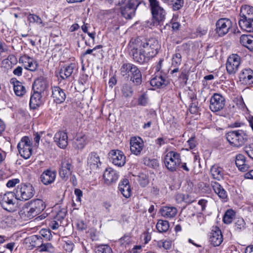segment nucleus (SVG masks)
Listing matches in <instances>:
<instances>
[{"mask_svg": "<svg viewBox=\"0 0 253 253\" xmlns=\"http://www.w3.org/2000/svg\"><path fill=\"white\" fill-rule=\"evenodd\" d=\"M23 58V62L25 63V67L26 69L33 72L36 70L38 64L36 60L28 55H24Z\"/></svg>", "mask_w": 253, "mask_h": 253, "instance_id": "f704fd0d", "label": "nucleus"}, {"mask_svg": "<svg viewBox=\"0 0 253 253\" xmlns=\"http://www.w3.org/2000/svg\"><path fill=\"white\" fill-rule=\"evenodd\" d=\"M54 141L61 148L64 149L68 145V136L66 132L63 131L57 132L54 137Z\"/></svg>", "mask_w": 253, "mask_h": 253, "instance_id": "5701e85b", "label": "nucleus"}, {"mask_svg": "<svg viewBox=\"0 0 253 253\" xmlns=\"http://www.w3.org/2000/svg\"><path fill=\"white\" fill-rule=\"evenodd\" d=\"M179 78L182 83L184 84H186L187 81L188 79V75L187 74L186 72H182L179 76Z\"/></svg>", "mask_w": 253, "mask_h": 253, "instance_id": "774afa93", "label": "nucleus"}, {"mask_svg": "<svg viewBox=\"0 0 253 253\" xmlns=\"http://www.w3.org/2000/svg\"><path fill=\"white\" fill-rule=\"evenodd\" d=\"M40 252H46L49 253H54L55 248L50 243L42 244L39 247Z\"/></svg>", "mask_w": 253, "mask_h": 253, "instance_id": "a18cd8bd", "label": "nucleus"}, {"mask_svg": "<svg viewBox=\"0 0 253 253\" xmlns=\"http://www.w3.org/2000/svg\"><path fill=\"white\" fill-rule=\"evenodd\" d=\"M45 208L42 200L39 199H33L26 203L21 212L29 219L33 218L42 212Z\"/></svg>", "mask_w": 253, "mask_h": 253, "instance_id": "f03ea898", "label": "nucleus"}, {"mask_svg": "<svg viewBox=\"0 0 253 253\" xmlns=\"http://www.w3.org/2000/svg\"><path fill=\"white\" fill-rule=\"evenodd\" d=\"M240 16V18L253 19V7L249 5L242 6Z\"/></svg>", "mask_w": 253, "mask_h": 253, "instance_id": "c9c22d12", "label": "nucleus"}, {"mask_svg": "<svg viewBox=\"0 0 253 253\" xmlns=\"http://www.w3.org/2000/svg\"><path fill=\"white\" fill-rule=\"evenodd\" d=\"M159 244L160 247H163L165 250H168L171 248L172 242L171 241L165 240Z\"/></svg>", "mask_w": 253, "mask_h": 253, "instance_id": "e2e57ef3", "label": "nucleus"}, {"mask_svg": "<svg viewBox=\"0 0 253 253\" xmlns=\"http://www.w3.org/2000/svg\"><path fill=\"white\" fill-rule=\"evenodd\" d=\"M235 163L240 171H245L249 168L248 165L246 163V158L242 154H239L236 156Z\"/></svg>", "mask_w": 253, "mask_h": 253, "instance_id": "e433bc0d", "label": "nucleus"}, {"mask_svg": "<svg viewBox=\"0 0 253 253\" xmlns=\"http://www.w3.org/2000/svg\"><path fill=\"white\" fill-rule=\"evenodd\" d=\"M168 84V81L166 76L159 74L153 77L150 81L151 85L157 87L166 86Z\"/></svg>", "mask_w": 253, "mask_h": 253, "instance_id": "c756f323", "label": "nucleus"}, {"mask_svg": "<svg viewBox=\"0 0 253 253\" xmlns=\"http://www.w3.org/2000/svg\"><path fill=\"white\" fill-rule=\"evenodd\" d=\"M76 67L75 63H71L62 67L59 72L60 77L62 80H65L70 77L72 74Z\"/></svg>", "mask_w": 253, "mask_h": 253, "instance_id": "cd10ccee", "label": "nucleus"}, {"mask_svg": "<svg viewBox=\"0 0 253 253\" xmlns=\"http://www.w3.org/2000/svg\"><path fill=\"white\" fill-rule=\"evenodd\" d=\"M138 5L136 0H129L126 5L121 7L122 15L126 19H131L135 15Z\"/></svg>", "mask_w": 253, "mask_h": 253, "instance_id": "ddd939ff", "label": "nucleus"}, {"mask_svg": "<svg viewBox=\"0 0 253 253\" xmlns=\"http://www.w3.org/2000/svg\"><path fill=\"white\" fill-rule=\"evenodd\" d=\"M120 72L123 77L129 79L135 85L141 84V73L136 65L130 63H124L121 67Z\"/></svg>", "mask_w": 253, "mask_h": 253, "instance_id": "f257e3e1", "label": "nucleus"}, {"mask_svg": "<svg viewBox=\"0 0 253 253\" xmlns=\"http://www.w3.org/2000/svg\"><path fill=\"white\" fill-rule=\"evenodd\" d=\"M42 93L34 91L31 96L29 105L31 109H36L42 104Z\"/></svg>", "mask_w": 253, "mask_h": 253, "instance_id": "c85d7f7f", "label": "nucleus"}, {"mask_svg": "<svg viewBox=\"0 0 253 253\" xmlns=\"http://www.w3.org/2000/svg\"><path fill=\"white\" fill-rule=\"evenodd\" d=\"M131 54L135 62L143 64L149 61L148 57L145 56V54L142 48L140 47L139 44H138L137 47H134L131 49Z\"/></svg>", "mask_w": 253, "mask_h": 253, "instance_id": "a211bd4d", "label": "nucleus"}, {"mask_svg": "<svg viewBox=\"0 0 253 253\" xmlns=\"http://www.w3.org/2000/svg\"><path fill=\"white\" fill-rule=\"evenodd\" d=\"M143 163L145 166L153 169H157L159 166L158 161L156 159L145 157L143 159Z\"/></svg>", "mask_w": 253, "mask_h": 253, "instance_id": "37998d69", "label": "nucleus"}, {"mask_svg": "<svg viewBox=\"0 0 253 253\" xmlns=\"http://www.w3.org/2000/svg\"><path fill=\"white\" fill-rule=\"evenodd\" d=\"M169 142V139L167 137H160L157 138L155 141V144L158 147H161L162 145L167 144Z\"/></svg>", "mask_w": 253, "mask_h": 253, "instance_id": "6e6d98bb", "label": "nucleus"}, {"mask_svg": "<svg viewBox=\"0 0 253 253\" xmlns=\"http://www.w3.org/2000/svg\"><path fill=\"white\" fill-rule=\"evenodd\" d=\"M148 103V98L147 94L144 93L138 98V104L142 106H146Z\"/></svg>", "mask_w": 253, "mask_h": 253, "instance_id": "5fc2aeb1", "label": "nucleus"}, {"mask_svg": "<svg viewBox=\"0 0 253 253\" xmlns=\"http://www.w3.org/2000/svg\"><path fill=\"white\" fill-rule=\"evenodd\" d=\"M169 223L167 220L160 219L156 224V228L159 233L166 232L169 229Z\"/></svg>", "mask_w": 253, "mask_h": 253, "instance_id": "ea45409f", "label": "nucleus"}, {"mask_svg": "<svg viewBox=\"0 0 253 253\" xmlns=\"http://www.w3.org/2000/svg\"><path fill=\"white\" fill-rule=\"evenodd\" d=\"M183 45L178 46L175 49V53L173 54L171 65L173 67H178L181 63V51L183 50Z\"/></svg>", "mask_w": 253, "mask_h": 253, "instance_id": "4c0bfd02", "label": "nucleus"}, {"mask_svg": "<svg viewBox=\"0 0 253 253\" xmlns=\"http://www.w3.org/2000/svg\"><path fill=\"white\" fill-rule=\"evenodd\" d=\"M144 147L143 141L140 137H133L130 140L131 152L135 155H139Z\"/></svg>", "mask_w": 253, "mask_h": 253, "instance_id": "dca6fc26", "label": "nucleus"}, {"mask_svg": "<svg viewBox=\"0 0 253 253\" xmlns=\"http://www.w3.org/2000/svg\"><path fill=\"white\" fill-rule=\"evenodd\" d=\"M211 186L214 192L218 195L219 198L225 201H227L228 198L227 192L219 183L211 181Z\"/></svg>", "mask_w": 253, "mask_h": 253, "instance_id": "bb28decb", "label": "nucleus"}, {"mask_svg": "<svg viewBox=\"0 0 253 253\" xmlns=\"http://www.w3.org/2000/svg\"><path fill=\"white\" fill-rule=\"evenodd\" d=\"M173 11H178L184 5V0H170L168 4Z\"/></svg>", "mask_w": 253, "mask_h": 253, "instance_id": "a19ab883", "label": "nucleus"}, {"mask_svg": "<svg viewBox=\"0 0 253 253\" xmlns=\"http://www.w3.org/2000/svg\"><path fill=\"white\" fill-rule=\"evenodd\" d=\"M245 151L248 156L253 160V144L247 146L245 148Z\"/></svg>", "mask_w": 253, "mask_h": 253, "instance_id": "0e129e2a", "label": "nucleus"}, {"mask_svg": "<svg viewBox=\"0 0 253 253\" xmlns=\"http://www.w3.org/2000/svg\"><path fill=\"white\" fill-rule=\"evenodd\" d=\"M139 45L149 60L158 54L160 48L158 41L153 38L141 41Z\"/></svg>", "mask_w": 253, "mask_h": 253, "instance_id": "423d86ee", "label": "nucleus"}, {"mask_svg": "<svg viewBox=\"0 0 253 253\" xmlns=\"http://www.w3.org/2000/svg\"><path fill=\"white\" fill-rule=\"evenodd\" d=\"M240 41L242 45L253 51V36L243 35L240 37Z\"/></svg>", "mask_w": 253, "mask_h": 253, "instance_id": "58836bf2", "label": "nucleus"}, {"mask_svg": "<svg viewBox=\"0 0 253 253\" xmlns=\"http://www.w3.org/2000/svg\"><path fill=\"white\" fill-rule=\"evenodd\" d=\"M74 245L71 241L65 242L63 245L64 249L67 252L70 253L73 251Z\"/></svg>", "mask_w": 253, "mask_h": 253, "instance_id": "bf43d9fd", "label": "nucleus"}, {"mask_svg": "<svg viewBox=\"0 0 253 253\" xmlns=\"http://www.w3.org/2000/svg\"><path fill=\"white\" fill-rule=\"evenodd\" d=\"M123 95L126 97H131L133 93L132 86L128 84H125L123 85L121 89Z\"/></svg>", "mask_w": 253, "mask_h": 253, "instance_id": "79ce46f5", "label": "nucleus"}, {"mask_svg": "<svg viewBox=\"0 0 253 253\" xmlns=\"http://www.w3.org/2000/svg\"><path fill=\"white\" fill-rule=\"evenodd\" d=\"M138 181L141 187H144L149 183L148 176L143 173H141L138 177Z\"/></svg>", "mask_w": 253, "mask_h": 253, "instance_id": "09e8293b", "label": "nucleus"}, {"mask_svg": "<svg viewBox=\"0 0 253 253\" xmlns=\"http://www.w3.org/2000/svg\"><path fill=\"white\" fill-rule=\"evenodd\" d=\"M152 15L153 25L160 24L165 19L166 12L158 0H148Z\"/></svg>", "mask_w": 253, "mask_h": 253, "instance_id": "7ed1b4c3", "label": "nucleus"}, {"mask_svg": "<svg viewBox=\"0 0 253 253\" xmlns=\"http://www.w3.org/2000/svg\"><path fill=\"white\" fill-rule=\"evenodd\" d=\"M235 212L232 210H228L225 213L223 218L224 223L226 224H230L232 222V220L235 216Z\"/></svg>", "mask_w": 253, "mask_h": 253, "instance_id": "49530a36", "label": "nucleus"}, {"mask_svg": "<svg viewBox=\"0 0 253 253\" xmlns=\"http://www.w3.org/2000/svg\"><path fill=\"white\" fill-rule=\"evenodd\" d=\"M161 215L167 218L174 217L177 213V210L174 207L164 206L160 210Z\"/></svg>", "mask_w": 253, "mask_h": 253, "instance_id": "7c9ffc66", "label": "nucleus"}, {"mask_svg": "<svg viewBox=\"0 0 253 253\" xmlns=\"http://www.w3.org/2000/svg\"><path fill=\"white\" fill-rule=\"evenodd\" d=\"M224 172L223 169L217 165H213L211 168V173L212 177L218 181L223 179Z\"/></svg>", "mask_w": 253, "mask_h": 253, "instance_id": "72a5a7b5", "label": "nucleus"}, {"mask_svg": "<svg viewBox=\"0 0 253 253\" xmlns=\"http://www.w3.org/2000/svg\"><path fill=\"white\" fill-rule=\"evenodd\" d=\"M72 171L68 170L60 167L59 169V175L62 179L67 178L71 174Z\"/></svg>", "mask_w": 253, "mask_h": 253, "instance_id": "052dcab7", "label": "nucleus"}, {"mask_svg": "<svg viewBox=\"0 0 253 253\" xmlns=\"http://www.w3.org/2000/svg\"><path fill=\"white\" fill-rule=\"evenodd\" d=\"M97 253H113L111 248L107 244H100L96 247Z\"/></svg>", "mask_w": 253, "mask_h": 253, "instance_id": "de8ad7c7", "label": "nucleus"}, {"mask_svg": "<svg viewBox=\"0 0 253 253\" xmlns=\"http://www.w3.org/2000/svg\"><path fill=\"white\" fill-rule=\"evenodd\" d=\"M130 242V237L128 235H125L117 241V243L123 247H126V246L128 245Z\"/></svg>", "mask_w": 253, "mask_h": 253, "instance_id": "603ef678", "label": "nucleus"}, {"mask_svg": "<svg viewBox=\"0 0 253 253\" xmlns=\"http://www.w3.org/2000/svg\"><path fill=\"white\" fill-rule=\"evenodd\" d=\"M15 59L13 55H9L7 58L2 60L1 63V67L5 69L11 68L12 65V60Z\"/></svg>", "mask_w": 253, "mask_h": 253, "instance_id": "c03bdc74", "label": "nucleus"}, {"mask_svg": "<svg viewBox=\"0 0 253 253\" xmlns=\"http://www.w3.org/2000/svg\"><path fill=\"white\" fill-rule=\"evenodd\" d=\"M216 32L219 36H223L227 34L232 26L231 21L227 18H222L216 22Z\"/></svg>", "mask_w": 253, "mask_h": 253, "instance_id": "9b49d317", "label": "nucleus"}, {"mask_svg": "<svg viewBox=\"0 0 253 253\" xmlns=\"http://www.w3.org/2000/svg\"><path fill=\"white\" fill-rule=\"evenodd\" d=\"M119 177V172L111 168L106 169L103 173L104 182L107 185H111L116 183Z\"/></svg>", "mask_w": 253, "mask_h": 253, "instance_id": "f3484780", "label": "nucleus"}, {"mask_svg": "<svg viewBox=\"0 0 253 253\" xmlns=\"http://www.w3.org/2000/svg\"><path fill=\"white\" fill-rule=\"evenodd\" d=\"M164 163L168 170L170 172H175L181 163V155L176 151H170L165 155Z\"/></svg>", "mask_w": 253, "mask_h": 253, "instance_id": "20e7f679", "label": "nucleus"}, {"mask_svg": "<svg viewBox=\"0 0 253 253\" xmlns=\"http://www.w3.org/2000/svg\"><path fill=\"white\" fill-rule=\"evenodd\" d=\"M225 106V99L218 93H214L211 97L210 108L212 112H218L222 110Z\"/></svg>", "mask_w": 253, "mask_h": 253, "instance_id": "4468645a", "label": "nucleus"}, {"mask_svg": "<svg viewBox=\"0 0 253 253\" xmlns=\"http://www.w3.org/2000/svg\"><path fill=\"white\" fill-rule=\"evenodd\" d=\"M240 64L241 58L238 55L233 54L229 56L226 64L227 73L229 75H234L238 71Z\"/></svg>", "mask_w": 253, "mask_h": 253, "instance_id": "9d476101", "label": "nucleus"}, {"mask_svg": "<svg viewBox=\"0 0 253 253\" xmlns=\"http://www.w3.org/2000/svg\"><path fill=\"white\" fill-rule=\"evenodd\" d=\"M245 222L243 218H239L235 223V228L236 230L239 231L245 228Z\"/></svg>", "mask_w": 253, "mask_h": 253, "instance_id": "4d7b16f0", "label": "nucleus"}, {"mask_svg": "<svg viewBox=\"0 0 253 253\" xmlns=\"http://www.w3.org/2000/svg\"><path fill=\"white\" fill-rule=\"evenodd\" d=\"M209 242L213 247H218L222 243L223 236L219 227H212L210 235Z\"/></svg>", "mask_w": 253, "mask_h": 253, "instance_id": "2eb2a0df", "label": "nucleus"}, {"mask_svg": "<svg viewBox=\"0 0 253 253\" xmlns=\"http://www.w3.org/2000/svg\"><path fill=\"white\" fill-rule=\"evenodd\" d=\"M67 213V210L66 208H62L59 210L54 217V219L57 220V221H60V224L61 223V221L64 219L65 217L66 216Z\"/></svg>", "mask_w": 253, "mask_h": 253, "instance_id": "3c124183", "label": "nucleus"}, {"mask_svg": "<svg viewBox=\"0 0 253 253\" xmlns=\"http://www.w3.org/2000/svg\"><path fill=\"white\" fill-rule=\"evenodd\" d=\"M56 176V172L54 170H51L47 169L42 173L40 178L42 182L47 185L54 182Z\"/></svg>", "mask_w": 253, "mask_h": 253, "instance_id": "aec40b11", "label": "nucleus"}, {"mask_svg": "<svg viewBox=\"0 0 253 253\" xmlns=\"http://www.w3.org/2000/svg\"><path fill=\"white\" fill-rule=\"evenodd\" d=\"M17 148L20 156L25 159H29L32 154V143L28 136H23L18 142Z\"/></svg>", "mask_w": 253, "mask_h": 253, "instance_id": "6e6552de", "label": "nucleus"}, {"mask_svg": "<svg viewBox=\"0 0 253 253\" xmlns=\"http://www.w3.org/2000/svg\"><path fill=\"white\" fill-rule=\"evenodd\" d=\"M238 23L242 30L248 32H253V19L240 18Z\"/></svg>", "mask_w": 253, "mask_h": 253, "instance_id": "2f4dec72", "label": "nucleus"}, {"mask_svg": "<svg viewBox=\"0 0 253 253\" xmlns=\"http://www.w3.org/2000/svg\"><path fill=\"white\" fill-rule=\"evenodd\" d=\"M119 190L126 198H128L131 195V189L129 181L127 179L121 180L118 186Z\"/></svg>", "mask_w": 253, "mask_h": 253, "instance_id": "393cba45", "label": "nucleus"}, {"mask_svg": "<svg viewBox=\"0 0 253 253\" xmlns=\"http://www.w3.org/2000/svg\"><path fill=\"white\" fill-rule=\"evenodd\" d=\"M14 192H7L1 196L0 204L2 208L9 212L14 211L15 207Z\"/></svg>", "mask_w": 253, "mask_h": 253, "instance_id": "1a4fd4ad", "label": "nucleus"}, {"mask_svg": "<svg viewBox=\"0 0 253 253\" xmlns=\"http://www.w3.org/2000/svg\"><path fill=\"white\" fill-rule=\"evenodd\" d=\"M61 168L67 169L68 170L72 171V166L71 162L69 160L66 159H63L61 162Z\"/></svg>", "mask_w": 253, "mask_h": 253, "instance_id": "13d9d810", "label": "nucleus"}, {"mask_svg": "<svg viewBox=\"0 0 253 253\" xmlns=\"http://www.w3.org/2000/svg\"><path fill=\"white\" fill-rule=\"evenodd\" d=\"M15 198L20 201H26L34 195L35 189L30 183H22L14 190Z\"/></svg>", "mask_w": 253, "mask_h": 253, "instance_id": "0eeeda50", "label": "nucleus"}, {"mask_svg": "<svg viewBox=\"0 0 253 253\" xmlns=\"http://www.w3.org/2000/svg\"><path fill=\"white\" fill-rule=\"evenodd\" d=\"M20 182V179L18 178H13L9 180L7 183L6 186L8 188H12L14 187L16 184Z\"/></svg>", "mask_w": 253, "mask_h": 253, "instance_id": "338daca9", "label": "nucleus"}, {"mask_svg": "<svg viewBox=\"0 0 253 253\" xmlns=\"http://www.w3.org/2000/svg\"><path fill=\"white\" fill-rule=\"evenodd\" d=\"M47 87V81L44 77L37 78L33 84V90L38 92H43Z\"/></svg>", "mask_w": 253, "mask_h": 253, "instance_id": "b1692460", "label": "nucleus"}, {"mask_svg": "<svg viewBox=\"0 0 253 253\" xmlns=\"http://www.w3.org/2000/svg\"><path fill=\"white\" fill-rule=\"evenodd\" d=\"M89 141L87 135L83 133H78L74 138L73 145L77 150H82L87 145Z\"/></svg>", "mask_w": 253, "mask_h": 253, "instance_id": "6ab92c4d", "label": "nucleus"}, {"mask_svg": "<svg viewBox=\"0 0 253 253\" xmlns=\"http://www.w3.org/2000/svg\"><path fill=\"white\" fill-rule=\"evenodd\" d=\"M141 238H143L145 244H147L151 240V233L149 232L148 229L144 232L141 236Z\"/></svg>", "mask_w": 253, "mask_h": 253, "instance_id": "680f3d73", "label": "nucleus"}, {"mask_svg": "<svg viewBox=\"0 0 253 253\" xmlns=\"http://www.w3.org/2000/svg\"><path fill=\"white\" fill-rule=\"evenodd\" d=\"M10 82L13 84L14 91L17 96H22L26 93V88L21 82L14 78Z\"/></svg>", "mask_w": 253, "mask_h": 253, "instance_id": "473e14b6", "label": "nucleus"}, {"mask_svg": "<svg viewBox=\"0 0 253 253\" xmlns=\"http://www.w3.org/2000/svg\"><path fill=\"white\" fill-rule=\"evenodd\" d=\"M240 81L243 84H250L253 83V71L251 69H243L239 74Z\"/></svg>", "mask_w": 253, "mask_h": 253, "instance_id": "a878e982", "label": "nucleus"}, {"mask_svg": "<svg viewBox=\"0 0 253 253\" xmlns=\"http://www.w3.org/2000/svg\"><path fill=\"white\" fill-rule=\"evenodd\" d=\"M99 155L94 152H91L87 157V166L91 170L97 169L101 165Z\"/></svg>", "mask_w": 253, "mask_h": 253, "instance_id": "4be33fe9", "label": "nucleus"}, {"mask_svg": "<svg viewBox=\"0 0 253 253\" xmlns=\"http://www.w3.org/2000/svg\"><path fill=\"white\" fill-rule=\"evenodd\" d=\"M226 138L230 145L239 147L243 146L248 139V135L246 131L238 129L228 132Z\"/></svg>", "mask_w": 253, "mask_h": 253, "instance_id": "39448f33", "label": "nucleus"}, {"mask_svg": "<svg viewBox=\"0 0 253 253\" xmlns=\"http://www.w3.org/2000/svg\"><path fill=\"white\" fill-rule=\"evenodd\" d=\"M110 161L115 166L122 167L126 163V157L124 153L119 150H112L109 153Z\"/></svg>", "mask_w": 253, "mask_h": 253, "instance_id": "f8f14e48", "label": "nucleus"}, {"mask_svg": "<svg viewBox=\"0 0 253 253\" xmlns=\"http://www.w3.org/2000/svg\"><path fill=\"white\" fill-rule=\"evenodd\" d=\"M52 96L57 104L63 103L66 99V94L63 89L58 86L52 87Z\"/></svg>", "mask_w": 253, "mask_h": 253, "instance_id": "412c9836", "label": "nucleus"}, {"mask_svg": "<svg viewBox=\"0 0 253 253\" xmlns=\"http://www.w3.org/2000/svg\"><path fill=\"white\" fill-rule=\"evenodd\" d=\"M208 31V29L205 27H198L196 29L197 36L199 37H202L205 35Z\"/></svg>", "mask_w": 253, "mask_h": 253, "instance_id": "69168bd1", "label": "nucleus"}, {"mask_svg": "<svg viewBox=\"0 0 253 253\" xmlns=\"http://www.w3.org/2000/svg\"><path fill=\"white\" fill-rule=\"evenodd\" d=\"M188 195H184L182 193H178L175 196V199L178 203H181L185 202L186 203H191L192 201L188 200Z\"/></svg>", "mask_w": 253, "mask_h": 253, "instance_id": "8fccbe9b", "label": "nucleus"}, {"mask_svg": "<svg viewBox=\"0 0 253 253\" xmlns=\"http://www.w3.org/2000/svg\"><path fill=\"white\" fill-rule=\"evenodd\" d=\"M28 21L29 23H36L38 24L42 23L41 18L38 15L34 14H30L28 16Z\"/></svg>", "mask_w": 253, "mask_h": 253, "instance_id": "864d4df0", "label": "nucleus"}]
</instances>
